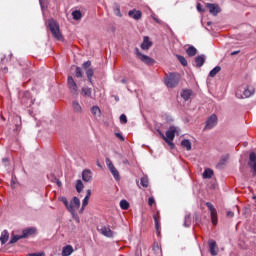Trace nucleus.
Instances as JSON below:
<instances>
[{"mask_svg": "<svg viewBox=\"0 0 256 256\" xmlns=\"http://www.w3.org/2000/svg\"><path fill=\"white\" fill-rule=\"evenodd\" d=\"M176 133H179V127L170 126L169 129L166 131V136L162 135V138L164 139L165 143L170 145L172 149L173 147H175V144L173 143V139H175Z\"/></svg>", "mask_w": 256, "mask_h": 256, "instance_id": "nucleus-1", "label": "nucleus"}, {"mask_svg": "<svg viewBox=\"0 0 256 256\" xmlns=\"http://www.w3.org/2000/svg\"><path fill=\"white\" fill-rule=\"evenodd\" d=\"M164 83L166 87L173 89L176 85H179V74L170 73L165 79Z\"/></svg>", "mask_w": 256, "mask_h": 256, "instance_id": "nucleus-2", "label": "nucleus"}, {"mask_svg": "<svg viewBox=\"0 0 256 256\" xmlns=\"http://www.w3.org/2000/svg\"><path fill=\"white\" fill-rule=\"evenodd\" d=\"M252 95H255V88H253V86H247L244 88L243 94H241V89L236 91V97L238 99H249V97H252Z\"/></svg>", "mask_w": 256, "mask_h": 256, "instance_id": "nucleus-3", "label": "nucleus"}, {"mask_svg": "<svg viewBox=\"0 0 256 256\" xmlns=\"http://www.w3.org/2000/svg\"><path fill=\"white\" fill-rule=\"evenodd\" d=\"M134 54L136 55L137 59H140L142 63H145V65H153V63H155V60L153 58L141 53V51L137 47L134 49Z\"/></svg>", "mask_w": 256, "mask_h": 256, "instance_id": "nucleus-4", "label": "nucleus"}, {"mask_svg": "<svg viewBox=\"0 0 256 256\" xmlns=\"http://www.w3.org/2000/svg\"><path fill=\"white\" fill-rule=\"evenodd\" d=\"M48 27L55 39H62L61 32L59 31V24L55 22V20H49Z\"/></svg>", "mask_w": 256, "mask_h": 256, "instance_id": "nucleus-5", "label": "nucleus"}, {"mask_svg": "<svg viewBox=\"0 0 256 256\" xmlns=\"http://www.w3.org/2000/svg\"><path fill=\"white\" fill-rule=\"evenodd\" d=\"M106 165H107L110 173H112L115 181H121V176L119 175V170H117V168H115V165H113V162H111V159L106 158Z\"/></svg>", "mask_w": 256, "mask_h": 256, "instance_id": "nucleus-6", "label": "nucleus"}, {"mask_svg": "<svg viewBox=\"0 0 256 256\" xmlns=\"http://www.w3.org/2000/svg\"><path fill=\"white\" fill-rule=\"evenodd\" d=\"M21 103L25 105V107H31V105L35 103V99H33V97L31 96V92L25 91L23 93Z\"/></svg>", "mask_w": 256, "mask_h": 256, "instance_id": "nucleus-7", "label": "nucleus"}, {"mask_svg": "<svg viewBox=\"0 0 256 256\" xmlns=\"http://www.w3.org/2000/svg\"><path fill=\"white\" fill-rule=\"evenodd\" d=\"M206 207L210 211L212 225H217V209H215V206H213V204H211L210 202L206 203Z\"/></svg>", "mask_w": 256, "mask_h": 256, "instance_id": "nucleus-8", "label": "nucleus"}, {"mask_svg": "<svg viewBox=\"0 0 256 256\" xmlns=\"http://www.w3.org/2000/svg\"><path fill=\"white\" fill-rule=\"evenodd\" d=\"M208 247L210 254L212 256L219 255V246H217V242L213 239L208 240Z\"/></svg>", "mask_w": 256, "mask_h": 256, "instance_id": "nucleus-9", "label": "nucleus"}, {"mask_svg": "<svg viewBox=\"0 0 256 256\" xmlns=\"http://www.w3.org/2000/svg\"><path fill=\"white\" fill-rule=\"evenodd\" d=\"M217 115L212 114L207 120H206V125L205 129H213V127L217 126Z\"/></svg>", "mask_w": 256, "mask_h": 256, "instance_id": "nucleus-10", "label": "nucleus"}, {"mask_svg": "<svg viewBox=\"0 0 256 256\" xmlns=\"http://www.w3.org/2000/svg\"><path fill=\"white\" fill-rule=\"evenodd\" d=\"M82 180L85 183H90V181H93V172L90 169H84L82 171Z\"/></svg>", "mask_w": 256, "mask_h": 256, "instance_id": "nucleus-11", "label": "nucleus"}, {"mask_svg": "<svg viewBox=\"0 0 256 256\" xmlns=\"http://www.w3.org/2000/svg\"><path fill=\"white\" fill-rule=\"evenodd\" d=\"M140 47L143 51H149V49H151V47H153V42H151V40L149 39V36L143 37V42L140 45Z\"/></svg>", "mask_w": 256, "mask_h": 256, "instance_id": "nucleus-12", "label": "nucleus"}, {"mask_svg": "<svg viewBox=\"0 0 256 256\" xmlns=\"http://www.w3.org/2000/svg\"><path fill=\"white\" fill-rule=\"evenodd\" d=\"M207 8L209 9V13H211V15L215 16V15H219V13H221V8L217 4L208 3Z\"/></svg>", "mask_w": 256, "mask_h": 256, "instance_id": "nucleus-13", "label": "nucleus"}, {"mask_svg": "<svg viewBox=\"0 0 256 256\" xmlns=\"http://www.w3.org/2000/svg\"><path fill=\"white\" fill-rule=\"evenodd\" d=\"M206 59H207V56H205L204 54L198 55L194 59L195 61L194 67H203V65H205Z\"/></svg>", "mask_w": 256, "mask_h": 256, "instance_id": "nucleus-14", "label": "nucleus"}, {"mask_svg": "<svg viewBox=\"0 0 256 256\" xmlns=\"http://www.w3.org/2000/svg\"><path fill=\"white\" fill-rule=\"evenodd\" d=\"M128 15L132 18L135 19V21H139V19H141V17H143V13L140 10H130L128 12Z\"/></svg>", "mask_w": 256, "mask_h": 256, "instance_id": "nucleus-15", "label": "nucleus"}, {"mask_svg": "<svg viewBox=\"0 0 256 256\" xmlns=\"http://www.w3.org/2000/svg\"><path fill=\"white\" fill-rule=\"evenodd\" d=\"M67 83L70 91H72V93H75L77 91V83L72 78V76H68Z\"/></svg>", "mask_w": 256, "mask_h": 256, "instance_id": "nucleus-16", "label": "nucleus"}, {"mask_svg": "<svg viewBox=\"0 0 256 256\" xmlns=\"http://www.w3.org/2000/svg\"><path fill=\"white\" fill-rule=\"evenodd\" d=\"M37 233V229L35 228H26L22 231V239H27L30 235H35Z\"/></svg>", "mask_w": 256, "mask_h": 256, "instance_id": "nucleus-17", "label": "nucleus"}, {"mask_svg": "<svg viewBox=\"0 0 256 256\" xmlns=\"http://www.w3.org/2000/svg\"><path fill=\"white\" fill-rule=\"evenodd\" d=\"M100 233L102 235H104V237H108V238L113 237V231L111 230V228L109 226H103L100 229Z\"/></svg>", "mask_w": 256, "mask_h": 256, "instance_id": "nucleus-18", "label": "nucleus"}, {"mask_svg": "<svg viewBox=\"0 0 256 256\" xmlns=\"http://www.w3.org/2000/svg\"><path fill=\"white\" fill-rule=\"evenodd\" d=\"M90 111L95 119H99V117H101V108H99V106H92Z\"/></svg>", "mask_w": 256, "mask_h": 256, "instance_id": "nucleus-19", "label": "nucleus"}, {"mask_svg": "<svg viewBox=\"0 0 256 256\" xmlns=\"http://www.w3.org/2000/svg\"><path fill=\"white\" fill-rule=\"evenodd\" d=\"M191 95H193V90L191 89H185L181 92V97L184 101H189V99H191Z\"/></svg>", "mask_w": 256, "mask_h": 256, "instance_id": "nucleus-20", "label": "nucleus"}, {"mask_svg": "<svg viewBox=\"0 0 256 256\" xmlns=\"http://www.w3.org/2000/svg\"><path fill=\"white\" fill-rule=\"evenodd\" d=\"M72 109L75 113H83V108L81 107V104L77 100H74L72 102Z\"/></svg>", "mask_w": 256, "mask_h": 256, "instance_id": "nucleus-21", "label": "nucleus"}, {"mask_svg": "<svg viewBox=\"0 0 256 256\" xmlns=\"http://www.w3.org/2000/svg\"><path fill=\"white\" fill-rule=\"evenodd\" d=\"M73 253V246L67 245L62 249V256H71Z\"/></svg>", "mask_w": 256, "mask_h": 256, "instance_id": "nucleus-22", "label": "nucleus"}, {"mask_svg": "<svg viewBox=\"0 0 256 256\" xmlns=\"http://www.w3.org/2000/svg\"><path fill=\"white\" fill-rule=\"evenodd\" d=\"M0 241L2 245H5L7 241H9V232L7 230H3L0 236Z\"/></svg>", "mask_w": 256, "mask_h": 256, "instance_id": "nucleus-23", "label": "nucleus"}, {"mask_svg": "<svg viewBox=\"0 0 256 256\" xmlns=\"http://www.w3.org/2000/svg\"><path fill=\"white\" fill-rule=\"evenodd\" d=\"M62 203H64L65 207L70 213H75V209H73V203L69 204V201L65 197H62Z\"/></svg>", "mask_w": 256, "mask_h": 256, "instance_id": "nucleus-24", "label": "nucleus"}, {"mask_svg": "<svg viewBox=\"0 0 256 256\" xmlns=\"http://www.w3.org/2000/svg\"><path fill=\"white\" fill-rule=\"evenodd\" d=\"M186 53L188 57H195V55H197V48H195L194 46H189L186 50Z\"/></svg>", "mask_w": 256, "mask_h": 256, "instance_id": "nucleus-25", "label": "nucleus"}, {"mask_svg": "<svg viewBox=\"0 0 256 256\" xmlns=\"http://www.w3.org/2000/svg\"><path fill=\"white\" fill-rule=\"evenodd\" d=\"M213 177V170L210 168H207L203 172V179H211Z\"/></svg>", "mask_w": 256, "mask_h": 256, "instance_id": "nucleus-26", "label": "nucleus"}, {"mask_svg": "<svg viewBox=\"0 0 256 256\" xmlns=\"http://www.w3.org/2000/svg\"><path fill=\"white\" fill-rule=\"evenodd\" d=\"M181 145L186 151H191V141L184 139L181 141Z\"/></svg>", "mask_w": 256, "mask_h": 256, "instance_id": "nucleus-27", "label": "nucleus"}, {"mask_svg": "<svg viewBox=\"0 0 256 256\" xmlns=\"http://www.w3.org/2000/svg\"><path fill=\"white\" fill-rule=\"evenodd\" d=\"M72 17L74 21H79L83 17V14H81V11L75 10L72 12Z\"/></svg>", "mask_w": 256, "mask_h": 256, "instance_id": "nucleus-28", "label": "nucleus"}, {"mask_svg": "<svg viewBox=\"0 0 256 256\" xmlns=\"http://www.w3.org/2000/svg\"><path fill=\"white\" fill-rule=\"evenodd\" d=\"M84 188H85V185L83 184V181L77 180L76 181V191H77V193H81V191H83Z\"/></svg>", "mask_w": 256, "mask_h": 256, "instance_id": "nucleus-29", "label": "nucleus"}, {"mask_svg": "<svg viewBox=\"0 0 256 256\" xmlns=\"http://www.w3.org/2000/svg\"><path fill=\"white\" fill-rule=\"evenodd\" d=\"M20 239H23L22 235H12L9 241V245H13L14 243H17V241H19Z\"/></svg>", "mask_w": 256, "mask_h": 256, "instance_id": "nucleus-30", "label": "nucleus"}, {"mask_svg": "<svg viewBox=\"0 0 256 256\" xmlns=\"http://www.w3.org/2000/svg\"><path fill=\"white\" fill-rule=\"evenodd\" d=\"M184 227H191V214H186L184 217Z\"/></svg>", "mask_w": 256, "mask_h": 256, "instance_id": "nucleus-31", "label": "nucleus"}, {"mask_svg": "<svg viewBox=\"0 0 256 256\" xmlns=\"http://www.w3.org/2000/svg\"><path fill=\"white\" fill-rule=\"evenodd\" d=\"M154 219V223H155V229L157 231V233H159V230L161 229V225L159 224V215L155 214L153 216Z\"/></svg>", "mask_w": 256, "mask_h": 256, "instance_id": "nucleus-32", "label": "nucleus"}, {"mask_svg": "<svg viewBox=\"0 0 256 256\" xmlns=\"http://www.w3.org/2000/svg\"><path fill=\"white\" fill-rule=\"evenodd\" d=\"M71 203H72L73 209H75V207H76V209H79V207H81V200H79V199L77 198V196H75V197L73 198V201H72Z\"/></svg>", "mask_w": 256, "mask_h": 256, "instance_id": "nucleus-33", "label": "nucleus"}, {"mask_svg": "<svg viewBox=\"0 0 256 256\" xmlns=\"http://www.w3.org/2000/svg\"><path fill=\"white\" fill-rule=\"evenodd\" d=\"M221 71V66H215L210 72H209V77H215L217 73Z\"/></svg>", "mask_w": 256, "mask_h": 256, "instance_id": "nucleus-34", "label": "nucleus"}, {"mask_svg": "<svg viewBox=\"0 0 256 256\" xmlns=\"http://www.w3.org/2000/svg\"><path fill=\"white\" fill-rule=\"evenodd\" d=\"M94 73H95V72L93 71L92 68H89V69L86 71L87 79H88V81H89L90 83H93L92 77H93Z\"/></svg>", "mask_w": 256, "mask_h": 256, "instance_id": "nucleus-35", "label": "nucleus"}, {"mask_svg": "<svg viewBox=\"0 0 256 256\" xmlns=\"http://www.w3.org/2000/svg\"><path fill=\"white\" fill-rule=\"evenodd\" d=\"M120 208L123 211H127V209H129V202L127 200H121L120 201Z\"/></svg>", "mask_w": 256, "mask_h": 256, "instance_id": "nucleus-36", "label": "nucleus"}, {"mask_svg": "<svg viewBox=\"0 0 256 256\" xmlns=\"http://www.w3.org/2000/svg\"><path fill=\"white\" fill-rule=\"evenodd\" d=\"M140 185H142V187H149V178H147L146 176L142 177L140 180Z\"/></svg>", "mask_w": 256, "mask_h": 256, "instance_id": "nucleus-37", "label": "nucleus"}, {"mask_svg": "<svg viewBox=\"0 0 256 256\" xmlns=\"http://www.w3.org/2000/svg\"><path fill=\"white\" fill-rule=\"evenodd\" d=\"M176 58L178 59L179 63H181V65H183V67H187V59H185L181 55H176Z\"/></svg>", "mask_w": 256, "mask_h": 256, "instance_id": "nucleus-38", "label": "nucleus"}, {"mask_svg": "<svg viewBox=\"0 0 256 256\" xmlns=\"http://www.w3.org/2000/svg\"><path fill=\"white\" fill-rule=\"evenodd\" d=\"M82 93L84 95V97H91V88L89 87H84L82 88Z\"/></svg>", "mask_w": 256, "mask_h": 256, "instance_id": "nucleus-39", "label": "nucleus"}, {"mask_svg": "<svg viewBox=\"0 0 256 256\" xmlns=\"http://www.w3.org/2000/svg\"><path fill=\"white\" fill-rule=\"evenodd\" d=\"M75 75L78 79H81V77H83V71L81 70V67H76Z\"/></svg>", "mask_w": 256, "mask_h": 256, "instance_id": "nucleus-40", "label": "nucleus"}, {"mask_svg": "<svg viewBox=\"0 0 256 256\" xmlns=\"http://www.w3.org/2000/svg\"><path fill=\"white\" fill-rule=\"evenodd\" d=\"M114 13H115V15H117V17H122V15H121V8L117 4L114 7Z\"/></svg>", "mask_w": 256, "mask_h": 256, "instance_id": "nucleus-41", "label": "nucleus"}, {"mask_svg": "<svg viewBox=\"0 0 256 256\" xmlns=\"http://www.w3.org/2000/svg\"><path fill=\"white\" fill-rule=\"evenodd\" d=\"M249 163H256V154L252 152L249 154Z\"/></svg>", "mask_w": 256, "mask_h": 256, "instance_id": "nucleus-42", "label": "nucleus"}, {"mask_svg": "<svg viewBox=\"0 0 256 256\" xmlns=\"http://www.w3.org/2000/svg\"><path fill=\"white\" fill-rule=\"evenodd\" d=\"M89 205V198L88 196H85L83 201H82V209H85Z\"/></svg>", "mask_w": 256, "mask_h": 256, "instance_id": "nucleus-43", "label": "nucleus"}, {"mask_svg": "<svg viewBox=\"0 0 256 256\" xmlns=\"http://www.w3.org/2000/svg\"><path fill=\"white\" fill-rule=\"evenodd\" d=\"M248 165L253 169V175H256V162H248Z\"/></svg>", "mask_w": 256, "mask_h": 256, "instance_id": "nucleus-44", "label": "nucleus"}, {"mask_svg": "<svg viewBox=\"0 0 256 256\" xmlns=\"http://www.w3.org/2000/svg\"><path fill=\"white\" fill-rule=\"evenodd\" d=\"M120 123H122V125H125V123H127V116L125 114L120 115Z\"/></svg>", "mask_w": 256, "mask_h": 256, "instance_id": "nucleus-45", "label": "nucleus"}, {"mask_svg": "<svg viewBox=\"0 0 256 256\" xmlns=\"http://www.w3.org/2000/svg\"><path fill=\"white\" fill-rule=\"evenodd\" d=\"M83 69H89L91 67V61H86L82 64Z\"/></svg>", "mask_w": 256, "mask_h": 256, "instance_id": "nucleus-46", "label": "nucleus"}, {"mask_svg": "<svg viewBox=\"0 0 256 256\" xmlns=\"http://www.w3.org/2000/svg\"><path fill=\"white\" fill-rule=\"evenodd\" d=\"M28 256H45V252L30 253Z\"/></svg>", "mask_w": 256, "mask_h": 256, "instance_id": "nucleus-47", "label": "nucleus"}, {"mask_svg": "<svg viewBox=\"0 0 256 256\" xmlns=\"http://www.w3.org/2000/svg\"><path fill=\"white\" fill-rule=\"evenodd\" d=\"M154 203H155V198L149 197L148 198V205H150V207H153Z\"/></svg>", "mask_w": 256, "mask_h": 256, "instance_id": "nucleus-48", "label": "nucleus"}, {"mask_svg": "<svg viewBox=\"0 0 256 256\" xmlns=\"http://www.w3.org/2000/svg\"><path fill=\"white\" fill-rule=\"evenodd\" d=\"M115 136H116L118 139H120V141H125V138L123 137V134L117 132V133H115Z\"/></svg>", "mask_w": 256, "mask_h": 256, "instance_id": "nucleus-49", "label": "nucleus"}, {"mask_svg": "<svg viewBox=\"0 0 256 256\" xmlns=\"http://www.w3.org/2000/svg\"><path fill=\"white\" fill-rule=\"evenodd\" d=\"M196 9H197V11H199V13H203V11H205V10L203 9V6H201V3H198V4H197Z\"/></svg>", "mask_w": 256, "mask_h": 256, "instance_id": "nucleus-50", "label": "nucleus"}, {"mask_svg": "<svg viewBox=\"0 0 256 256\" xmlns=\"http://www.w3.org/2000/svg\"><path fill=\"white\" fill-rule=\"evenodd\" d=\"M152 19H154L158 25H163V21L159 20V18L155 17V15H152Z\"/></svg>", "mask_w": 256, "mask_h": 256, "instance_id": "nucleus-51", "label": "nucleus"}, {"mask_svg": "<svg viewBox=\"0 0 256 256\" xmlns=\"http://www.w3.org/2000/svg\"><path fill=\"white\" fill-rule=\"evenodd\" d=\"M235 213H233L232 211H228L227 212V217H234Z\"/></svg>", "mask_w": 256, "mask_h": 256, "instance_id": "nucleus-52", "label": "nucleus"}, {"mask_svg": "<svg viewBox=\"0 0 256 256\" xmlns=\"http://www.w3.org/2000/svg\"><path fill=\"white\" fill-rule=\"evenodd\" d=\"M2 163H4L5 165H7V163H9V158H3V159H2Z\"/></svg>", "mask_w": 256, "mask_h": 256, "instance_id": "nucleus-53", "label": "nucleus"}, {"mask_svg": "<svg viewBox=\"0 0 256 256\" xmlns=\"http://www.w3.org/2000/svg\"><path fill=\"white\" fill-rule=\"evenodd\" d=\"M86 197H88V199H89V197H91V190L90 189H88L86 191Z\"/></svg>", "mask_w": 256, "mask_h": 256, "instance_id": "nucleus-54", "label": "nucleus"}, {"mask_svg": "<svg viewBox=\"0 0 256 256\" xmlns=\"http://www.w3.org/2000/svg\"><path fill=\"white\" fill-rule=\"evenodd\" d=\"M166 121H167L168 123H171V121H173V118L167 117V118H166Z\"/></svg>", "mask_w": 256, "mask_h": 256, "instance_id": "nucleus-55", "label": "nucleus"}, {"mask_svg": "<svg viewBox=\"0 0 256 256\" xmlns=\"http://www.w3.org/2000/svg\"><path fill=\"white\" fill-rule=\"evenodd\" d=\"M56 185H58L59 187H61L62 183L60 182V180L56 181Z\"/></svg>", "mask_w": 256, "mask_h": 256, "instance_id": "nucleus-56", "label": "nucleus"}, {"mask_svg": "<svg viewBox=\"0 0 256 256\" xmlns=\"http://www.w3.org/2000/svg\"><path fill=\"white\" fill-rule=\"evenodd\" d=\"M237 53H239V51H233L231 52V55H237Z\"/></svg>", "mask_w": 256, "mask_h": 256, "instance_id": "nucleus-57", "label": "nucleus"}, {"mask_svg": "<svg viewBox=\"0 0 256 256\" xmlns=\"http://www.w3.org/2000/svg\"><path fill=\"white\" fill-rule=\"evenodd\" d=\"M41 7H43V0H39Z\"/></svg>", "mask_w": 256, "mask_h": 256, "instance_id": "nucleus-58", "label": "nucleus"}, {"mask_svg": "<svg viewBox=\"0 0 256 256\" xmlns=\"http://www.w3.org/2000/svg\"><path fill=\"white\" fill-rule=\"evenodd\" d=\"M121 81H122V83H127L126 79H122Z\"/></svg>", "mask_w": 256, "mask_h": 256, "instance_id": "nucleus-59", "label": "nucleus"}, {"mask_svg": "<svg viewBox=\"0 0 256 256\" xmlns=\"http://www.w3.org/2000/svg\"><path fill=\"white\" fill-rule=\"evenodd\" d=\"M115 101H119V96H115Z\"/></svg>", "mask_w": 256, "mask_h": 256, "instance_id": "nucleus-60", "label": "nucleus"}, {"mask_svg": "<svg viewBox=\"0 0 256 256\" xmlns=\"http://www.w3.org/2000/svg\"><path fill=\"white\" fill-rule=\"evenodd\" d=\"M227 159H229L228 156H226L225 158H223V161H227Z\"/></svg>", "mask_w": 256, "mask_h": 256, "instance_id": "nucleus-61", "label": "nucleus"}, {"mask_svg": "<svg viewBox=\"0 0 256 256\" xmlns=\"http://www.w3.org/2000/svg\"><path fill=\"white\" fill-rule=\"evenodd\" d=\"M85 209H83V207H81L80 211L83 212Z\"/></svg>", "mask_w": 256, "mask_h": 256, "instance_id": "nucleus-62", "label": "nucleus"}, {"mask_svg": "<svg viewBox=\"0 0 256 256\" xmlns=\"http://www.w3.org/2000/svg\"><path fill=\"white\" fill-rule=\"evenodd\" d=\"M3 59H5V56L3 58H1V61H3Z\"/></svg>", "mask_w": 256, "mask_h": 256, "instance_id": "nucleus-63", "label": "nucleus"}, {"mask_svg": "<svg viewBox=\"0 0 256 256\" xmlns=\"http://www.w3.org/2000/svg\"><path fill=\"white\" fill-rule=\"evenodd\" d=\"M4 71H7V68H4Z\"/></svg>", "mask_w": 256, "mask_h": 256, "instance_id": "nucleus-64", "label": "nucleus"}]
</instances>
